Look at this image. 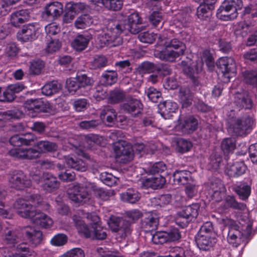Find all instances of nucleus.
Here are the masks:
<instances>
[{"label": "nucleus", "instance_id": "nucleus-1", "mask_svg": "<svg viewBox=\"0 0 257 257\" xmlns=\"http://www.w3.org/2000/svg\"><path fill=\"white\" fill-rule=\"evenodd\" d=\"M141 20L138 13L131 14L123 25L116 24L113 27L107 28L106 33L99 35V39L104 46L109 47H116L122 43L120 35L123 30H127L132 34H137L142 30Z\"/></svg>", "mask_w": 257, "mask_h": 257}, {"label": "nucleus", "instance_id": "nucleus-2", "mask_svg": "<svg viewBox=\"0 0 257 257\" xmlns=\"http://www.w3.org/2000/svg\"><path fill=\"white\" fill-rule=\"evenodd\" d=\"M165 47L160 51H156L155 55L160 59L170 62L184 54L186 49L185 44L177 38L164 43Z\"/></svg>", "mask_w": 257, "mask_h": 257}, {"label": "nucleus", "instance_id": "nucleus-3", "mask_svg": "<svg viewBox=\"0 0 257 257\" xmlns=\"http://www.w3.org/2000/svg\"><path fill=\"white\" fill-rule=\"evenodd\" d=\"M228 131L236 136H246L253 129L254 120L248 115L230 116L227 120Z\"/></svg>", "mask_w": 257, "mask_h": 257}, {"label": "nucleus", "instance_id": "nucleus-4", "mask_svg": "<svg viewBox=\"0 0 257 257\" xmlns=\"http://www.w3.org/2000/svg\"><path fill=\"white\" fill-rule=\"evenodd\" d=\"M201 62L199 63H193L190 65H186V62H182V64L184 66L183 71L184 73L191 78L195 85H197L196 82V78L197 75L202 70L203 63L205 62L206 65L209 67L212 66L214 64V60L210 50L208 49L204 50L200 54Z\"/></svg>", "mask_w": 257, "mask_h": 257}, {"label": "nucleus", "instance_id": "nucleus-5", "mask_svg": "<svg viewBox=\"0 0 257 257\" xmlns=\"http://www.w3.org/2000/svg\"><path fill=\"white\" fill-rule=\"evenodd\" d=\"M241 0H225L216 13L217 17L223 21L235 19L238 15L237 11L241 8Z\"/></svg>", "mask_w": 257, "mask_h": 257}, {"label": "nucleus", "instance_id": "nucleus-6", "mask_svg": "<svg viewBox=\"0 0 257 257\" xmlns=\"http://www.w3.org/2000/svg\"><path fill=\"white\" fill-rule=\"evenodd\" d=\"M108 224L111 230L116 233V236L117 239H124L131 233V222L126 219L111 216Z\"/></svg>", "mask_w": 257, "mask_h": 257}, {"label": "nucleus", "instance_id": "nucleus-7", "mask_svg": "<svg viewBox=\"0 0 257 257\" xmlns=\"http://www.w3.org/2000/svg\"><path fill=\"white\" fill-rule=\"evenodd\" d=\"M199 209L198 204H192L185 207L177 213L175 218L176 224L182 228L186 227L197 216Z\"/></svg>", "mask_w": 257, "mask_h": 257}, {"label": "nucleus", "instance_id": "nucleus-8", "mask_svg": "<svg viewBox=\"0 0 257 257\" xmlns=\"http://www.w3.org/2000/svg\"><path fill=\"white\" fill-rule=\"evenodd\" d=\"M10 186L17 190H24L32 185L31 180L29 176L20 170H13L8 175Z\"/></svg>", "mask_w": 257, "mask_h": 257}, {"label": "nucleus", "instance_id": "nucleus-9", "mask_svg": "<svg viewBox=\"0 0 257 257\" xmlns=\"http://www.w3.org/2000/svg\"><path fill=\"white\" fill-rule=\"evenodd\" d=\"M181 237V233L177 228H171L166 231L156 232L152 238L155 244H163L179 240Z\"/></svg>", "mask_w": 257, "mask_h": 257}, {"label": "nucleus", "instance_id": "nucleus-10", "mask_svg": "<svg viewBox=\"0 0 257 257\" xmlns=\"http://www.w3.org/2000/svg\"><path fill=\"white\" fill-rule=\"evenodd\" d=\"M25 111L33 110V112H49L53 110L51 104L41 99H28L24 103Z\"/></svg>", "mask_w": 257, "mask_h": 257}, {"label": "nucleus", "instance_id": "nucleus-11", "mask_svg": "<svg viewBox=\"0 0 257 257\" xmlns=\"http://www.w3.org/2000/svg\"><path fill=\"white\" fill-rule=\"evenodd\" d=\"M116 158L121 163L126 164L132 161L134 158L133 149L131 145L119 144L114 148Z\"/></svg>", "mask_w": 257, "mask_h": 257}, {"label": "nucleus", "instance_id": "nucleus-12", "mask_svg": "<svg viewBox=\"0 0 257 257\" xmlns=\"http://www.w3.org/2000/svg\"><path fill=\"white\" fill-rule=\"evenodd\" d=\"M68 197L76 203H85L90 198V194L86 187L74 186L68 190Z\"/></svg>", "mask_w": 257, "mask_h": 257}, {"label": "nucleus", "instance_id": "nucleus-13", "mask_svg": "<svg viewBox=\"0 0 257 257\" xmlns=\"http://www.w3.org/2000/svg\"><path fill=\"white\" fill-rule=\"evenodd\" d=\"M17 213L22 217L30 219L33 216L36 209L32 207L27 199L22 198L17 199L13 204Z\"/></svg>", "mask_w": 257, "mask_h": 257}, {"label": "nucleus", "instance_id": "nucleus-14", "mask_svg": "<svg viewBox=\"0 0 257 257\" xmlns=\"http://www.w3.org/2000/svg\"><path fill=\"white\" fill-rule=\"evenodd\" d=\"M217 66L221 71L223 75L228 79L231 77V74H233L236 72V63L232 57L220 58L217 62Z\"/></svg>", "mask_w": 257, "mask_h": 257}, {"label": "nucleus", "instance_id": "nucleus-15", "mask_svg": "<svg viewBox=\"0 0 257 257\" xmlns=\"http://www.w3.org/2000/svg\"><path fill=\"white\" fill-rule=\"evenodd\" d=\"M41 182V185L42 189L46 192L52 193L57 190L60 186V182L53 175L48 173H45L43 174L40 180L37 182Z\"/></svg>", "mask_w": 257, "mask_h": 257}, {"label": "nucleus", "instance_id": "nucleus-16", "mask_svg": "<svg viewBox=\"0 0 257 257\" xmlns=\"http://www.w3.org/2000/svg\"><path fill=\"white\" fill-rule=\"evenodd\" d=\"M22 233L33 247L37 246L42 241V231L36 230L34 227L25 226L22 229Z\"/></svg>", "mask_w": 257, "mask_h": 257}, {"label": "nucleus", "instance_id": "nucleus-17", "mask_svg": "<svg viewBox=\"0 0 257 257\" xmlns=\"http://www.w3.org/2000/svg\"><path fill=\"white\" fill-rule=\"evenodd\" d=\"M10 155L16 159L32 160L38 158L39 151L34 148L22 149L15 148L9 151Z\"/></svg>", "mask_w": 257, "mask_h": 257}, {"label": "nucleus", "instance_id": "nucleus-18", "mask_svg": "<svg viewBox=\"0 0 257 257\" xmlns=\"http://www.w3.org/2000/svg\"><path fill=\"white\" fill-rule=\"evenodd\" d=\"M178 127L184 134H189L195 131L198 125V120L193 116L186 117L181 119L178 118Z\"/></svg>", "mask_w": 257, "mask_h": 257}, {"label": "nucleus", "instance_id": "nucleus-19", "mask_svg": "<svg viewBox=\"0 0 257 257\" xmlns=\"http://www.w3.org/2000/svg\"><path fill=\"white\" fill-rule=\"evenodd\" d=\"M30 219L35 224L45 228L51 227L53 223V221L50 217L37 209L35 211L33 216Z\"/></svg>", "mask_w": 257, "mask_h": 257}, {"label": "nucleus", "instance_id": "nucleus-20", "mask_svg": "<svg viewBox=\"0 0 257 257\" xmlns=\"http://www.w3.org/2000/svg\"><path fill=\"white\" fill-rule=\"evenodd\" d=\"M246 169L244 162H236L231 165H227L225 173L230 177L236 178L244 174Z\"/></svg>", "mask_w": 257, "mask_h": 257}, {"label": "nucleus", "instance_id": "nucleus-21", "mask_svg": "<svg viewBox=\"0 0 257 257\" xmlns=\"http://www.w3.org/2000/svg\"><path fill=\"white\" fill-rule=\"evenodd\" d=\"M30 16L28 10H21L13 12L11 15L10 22L14 27L20 26L22 24L27 22Z\"/></svg>", "mask_w": 257, "mask_h": 257}, {"label": "nucleus", "instance_id": "nucleus-22", "mask_svg": "<svg viewBox=\"0 0 257 257\" xmlns=\"http://www.w3.org/2000/svg\"><path fill=\"white\" fill-rule=\"evenodd\" d=\"M63 12V5L61 3L54 2L47 4L45 7L43 16L52 17L55 19L61 16Z\"/></svg>", "mask_w": 257, "mask_h": 257}, {"label": "nucleus", "instance_id": "nucleus-23", "mask_svg": "<svg viewBox=\"0 0 257 257\" xmlns=\"http://www.w3.org/2000/svg\"><path fill=\"white\" fill-rule=\"evenodd\" d=\"M158 224V215L154 212L146 213L142 220V227L149 230L157 229Z\"/></svg>", "mask_w": 257, "mask_h": 257}, {"label": "nucleus", "instance_id": "nucleus-24", "mask_svg": "<svg viewBox=\"0 0 257 257\" xmlns=\"http://www.w3.org/2000/svg\"><path fill=\"white\" fill-rule=\"evenodd\" d=\"M166 183V179L162 175H157L144 180L142 186L145 188H151L153 189L162 188Z\"/></svg>", "mask_w": 257, "mask_h": 257}, {"label": "nucleus", "instance_id": "nucleus-25", "mask_svg": "<svg viewBox=\"0 0 257 257\" xmlns=\"http://www.w3.org/2000/svg\"><path fill=\"white\" fill-rule=\"evenodd\" d=\"M91 38V36L87 34L78 35L72 41L71 46L77 51H83L87 47Z\"/></svg>", "mask_w": 257, "mask_h": 257}, {"label": "nucleus", "instance_id": "nucleus-26", "mask_svg": "<svg viewBox=\"0 0 257 257\" xmlns=\"http://www.w3.org/2000/svg\"><path fill=\"white\" fill-rule=\"evenodd\" d=\"M36 28L33 24L24 26L19 33L18 38L23 41H32L36 38Z\"/></svg>", "mask_w": 257, "mask_h": 257}, {"label": "nucleus", "instance_id": "nucleus-27", "mask_svg": "<svg viewBox=\"0 0 257 257\" xmlns=\"http://www.w3.org/2000/svg\"><path fill=\"white\" fill-rule=\"evenodd\" d=\"M172 178L174 184L186 185L191 180V173L187 170H176L174 172Z\"/></svg>", "mask_w": 257, "mask_h": 257}, {"label": "nucleus", "instance_id": "nucleus-28", "mask_svg": "<svg viewBox=\"0 0 257 257\" xmlns=\"http://www.w3.org/2000/svg\"><path fill=\"white\" fill-rule=\"evenodd\" d=\"M143 108V104L139 100L131 98L123 103L120 107L122 111L126 112H141Z\"/></svg>", "mask_w": 257, "mask_h": 257}, {"label": "nucleus", "instance_id": "nucleus-29", "mask_svg": "<svg viewBox=\"0 0 257 257\" xmlns=\"http://www.w3.org/2000/svg\"><path fill=\"white\" fill-rule=\"evenodd\" d=\"M65 161L69 167L77 171L84 172L87 170L86 163L76 157L66 156Z\"/></svg>", "mask_w": 257, "mask_h": 257}, {"label": "nucleus", "instance_id": "nucleus-30", "mask_svg": "<svg viewBox=\"0 0 257 257\" xmlns=\"http://www.w3.org/2000/svg\"><path fill=\"white\" fill-rule=\"evenodd\" d=\"M18 231L17 230H5L3 237V243L9 247H14L20 241Z\"/></svg>", "mask_w": 257, "mask_h": 257}, {"label": "nucleus", "instance_id": "nucleus-31", "mask_svg": "<svg viewBox=\"0 0 257 257\" xmlns=\"http://www.w3.org/2000/svg\"><path fill=\"white\" fill-rule=\"evenodd\" d=\"M242 233L237 228V226H231L229 228L227 241L233 246L237 247L241 242Z\"/></svg>", "mask_w": 257, "mask_h": 257}, {"label": "nucleus", "instance_id": "nucleus-32", "mask_svg": "<svg viewBox=\"0 0 257 257\" xmlns=\"http://www.w3.org/2000/svg\"><path fill=\"white\" fill-rule=\"evenodd\" d=\"M120 197L122 201L134 204L140 200L141 194L137 190L133 188H128L126 191L121 193Z\"/></svg>", "mask_w": 257, "mask_h": 257}, {"label": "nucleus", "instance_id": "nucleus-33", "mask_svg": "<svg viewBox=\"0 0 257 257\" xmlns=\"http://www.w3.org/2000/svg\"><path fill=\"white\" fill-rule=\"evenodd\" d=\"M223 207L225 209L231 208L240 211L244 210L246 208L245 204L238 202L234 196L229 195L225 198L223 203Z\"/></svg>", "mask_w": 257, "mask_h": 257}, {"label": "nucleus", "instance_id": "nucleus-34", "mask_svg": "<svg viewBox=\"0 0 257 257\" xmlns=\"http://www.w3.org/2000/svg\"><path fill=\"white\" fill-rule=\"evenodd\" d=\"M195 242L197 247L200 250L203 251L209 250L215 243V238L214 237H195Z\"/></svg>", "mask_w": 257, "mask_h": 257}, {"label": "nucleus", "instance_id": "nucleus-35", "mask_svg": "<svg viewBox=\"0 0 257 257\" xmlns=\"http://www.w3.org/2000/svg\"><path fill=\"white\" fill-rule=\"evenodd\" d=\"M179 97L183 108H187L192 104L193 94L187 88H182L179 92Z\"/></svg>", "mask_w": 257, "mask_h": 257}, {"label": "nucleus", "instance_id": "nucleus-36", "mask_svg": "<svg viewBox=\"0 0 257 257\" xmlns=\"http://www.w3.org/2000/svg\"><path fill=\"white\" fill-rule=\"evenodd\" d=\"M234 191L242 200H245L249 196L251 192V187L246 182H241L239 185H235L233 188Z\"/></svg>", "mask_w": 257, "mask_h": 257}, {"label": "nucleus", "instance_id": "nucleus-37", "mask_svg": "<svg viewBox=\"0 0 257 257\" xmlns=\"http://www.w3.org/2000/svg\"><path fill=\"white\" fill-rule=\"evenodd\" d=\"M35 147L38 148L40 155L42 153L54 152L58 149V146L56 143L47 141H39Z\"/></svg>", "mask_w": 257, "mask_h": 257}, {"label": "nucleus", "instance_id": "nucleus-38", "mask_svg": "<svg viewBox=\"0 0 257 257\" xmlns=\"http://www.w3.org/2000/svg\"><path fill=\"white\" fill-rule=\"evenodd\" d=\"M61 88V84L57 81H52L46 84L42 88V93L46 96H50L58 93Z\"/></svg>", "mask_w": 257, "mask_h": 257}, {"label": "nucleus", "instance_id": "nucleus-39", "mask_svg": "<svg viewBox=\"0 0 257 257\" xmlns=\"http://www.w3.org/2000/svg\"><path fill=\"white\" fill-rule=\"evenodd\" d=\"M239 100L237 101V106H238V110L240 111L241 108L245 109H249L252 106V102L247 92H245L243 94H240L238 97Z\"/></svg>", "mask_w": 257, "mask_h": 257}, {"label": "nucleus", "instance_id": "nucleus-40", "mask_svg": "<svg viewBox=\"0 0 257 257\" xmlns=\"http://www.w3.org/2000/svg\"><path fill=\"white\" fill-rule=\"evenodd\" d=\"M117 80V74L115 71L106 70L102 74L101 81L105 85H111Z\"/></svg>", "mask_w": 257, "mask_h": 257}, {"label": "nucleus", "instance_id": "nucleus-41", "mask_svg": "<svg viewBox=\"0 0 257 257\" xmlns=\"http://www.w3.org/2000/svg\"><path fill=\"white\" fill-rule=\"evenodd\" d=\"M172 196L170 194H163L153 198L152 203L155 207H162L170 204Z\"/></svg>", "mask_w": 257, "mask_h": 257}, {"label": "nucleus", "instance_id": "nucleus-42", "mask_svg": "<svg viewBox=\"0 0 257 257\" xmlns=\"http://www.w3.org/2000/svg\"><path fill=\"white\" fill-rule=\"evenodd\" d=\"M158 112H175L178 108L177 103L171 101H165L158 105Z\"/></svg>", "mask_w": 257, "mask_h": 257}, {"label": "nucleus", "instance_id": "nucleus-43", "mask_svg": "<svg viewBox=\"0 0 257 257\" xmlns=\"http://www.w3.org/2000/svg\"><path fill=\"white\" fill-rule=\"evenodd\" d=\"M92 17L87 14L79 16L75 22V26L77 29H85L92 23Z\"/></svg>", "mask_w": 257, "mask_h": 257}, {"label": "nucleus", "instance_id": "nucleus-44", "mask_svg": "<svg viewBox=\"0 0 257 257\" xmlns=\"http://www.w3.org/2000/svg\"><path fill=\"white\" fill-rule=\"evenodd\" d=\"M76 77L80 88H89L93 84V79L85 74H77Z\"/></svg>", "mask_w": 257, "mask_h": 257}, {"label": "nucleus", "instance_id": "nucleus-45", "mask_svg": "<svg viewBox=\"0 0 257 257\" xmlns=\"http://www.w3.org/2000/svg\"><path fill=\"white\" fill-rule=\"evenodd\" d=\"M107 63V59L104 56H96L90 62V67L93 69H101L106 66Z\"/></svg>", "mask_w": 257, "mask_h": 257}, {"label": "nucleus", "instance_id": "nucleus-46", "mask_svg": "<svg viewBox=\"0 0 257 257\" xmlns=\"http://www.w3.org/2000/svg\"><path fill=\"white\" fill-rule=\"evenodd\" d=\"M242 76L246 83L257 86V70H245Z\"/></svg>", "mask_w": 257, "mask_h": 257}, {"label": "nucleus", "instance_id": "nucleus-47", "mask_svg": "<svg viewBox=\"0 0 257 257\" xmlns=\"http://www.w3.org/2000/svg\"><path fill=\"white\" fill-rule=\"evenodd\" d=\"M90 186L94 192L95 196L103 200H107L110 196L113 195V192L111 190L98 188L93 184H90Z\"/></svg>", "mask_w": 257, "mask_h": 257}, {"label": "nucleus", "instance_id": "nucleus-48", "mask_svg": "<svg viewBox=\"0 0 257 257\" xmlns=\"http://www.w3.org/2000/svg\"><path fill=\"white\" fill-rule=\"evenodd\" d=\"M91 229H93L92 236L91 238L98 240H103L106 238L107 233L105 229H104L99 224H94V226H92Z\"/></svg>", "mask_w": 257, "mask_h": 257}, {"label": "nucleus", "instance_id": "nucleus-49", "mask_svg": "<svg viewBox=\"0 0 257 257\" xmlns=\"http://www.w3.org/2000/svg\"><path fill=\"white\" fill-rule=\"evenodd\" d=\"M23 84L17 83L11 84L7 88L8 98L11 101H13L15 97V93H19L24 89Z\"/></svg>", "mask_w": 257, "mask_h": 257}, {"label": "nucleus", "instance_id": "nucleus-50", "mask_svg": "<svg viewBox=\"0 0 257 257\" xmlns=\"http://www.w3.org/2000/svg\"><path fill=\"white\" fill-rule=\"evenodd\" d=\"M235 141L232 138L223 139L221 144V149L224 154L232 152L235 149Z\"/></svg>", "mask_w": 257, "mask_h": 257}, {"label": "nucleus", "instance_id": "nucleus-51", "mask_svg": "<svg viewBox=\"0 0 257 257\" xmlns=\"http://www.w3.org/2000/svg\"><path fill=\"white\" fill-rule=\"evenodd\" d=\"M192 147L190 141L182 138L178 139L176 141V150L181 153H184L189 151Z\"/></svg>", "mask_w": 257, "mask_h": 257}, {"label": "nucleus", "instance_id": "nucleus-52", "mask_svg": "<svg viewBox=\"0 0 257 257\" xmlns=\"http://www.w3.org/2000/svg\"><path fill=\"white\" fill-rule=\"evenodd\" d=\"M28 202L31 204L32 207L35 209V207H39L42 205H45L47 206L46 209H47L49 207V205L45 202L43 201L42 198L41 196L37 194H34L30 195L27 199Z\"/></svg>", "mask_w": 257, "mask_h": 257}, {"label": "nucleus", "instance_id": "nucleus-53", "mask_svg": "<svg viewBox=\"0 0 257 257\" xmlns=\"http://www.w3.org/2000/svg\"><path fill=\"white\" fill-rule=\"evenodd\" d=\"M44 67V63L40 59H36L30 62V72L34 75L39 74L43 67Z\"/></svg>", "mask_w": 257, "mask_h": 257}, {"label": "nucleus", "instance_id": "nucleus-54", "mask_svg": "<svg viewBox=\"0 0 257 257\" xmlns=\"http://www.w3.org/2000/svg\"><path fill=\"white\" fill-rule=\"evenodd\" d=\"M73 106L77 112L85 111L89 107V103L86 99L79 98L74 101Z\"/></svg>", "mask_w": 257, "mask_h": 257}, {"label": "nucleus", "instance_id": "nucleus-55", "mask_svg": "<svg viewBox=\"0 0 257 257\" xmlns=\"http://www.w3.org/2000/svg\"><path fill=\"white\" fill-rule=\"evenodd\" d=\"M212 9H213V8L201 4L197 9V15L198 18L200 20H206L210 16V13L209 10Z\"/></svg>", "mask_w": 257, "mask_h": 257}, {"label": "nucleus", "instance_id": "nucleus-56", "mask_svg": "<svg viewBox=\"0 0 257 257\" xmlns=\"http://www.w3.org/2000/svg\"><path fill=\"white\" fill-rule=\"evenodd\" d=\"M188 253H191V251L188 249H185L183 247L179 246H175L171 248L170 250V257H187Z\"/></svg>", "mask_w": 257, "mask_h": 257}, {"label": "nucleus", "instance_id": "nucleus-57", "mask_svg": "<svg viewBox=\"0 0 257 257\" xmlns=\"http://www.w3.org/2000/svg\"><path fill=\"white\" fill-rule=\"evenodd\" d=\"M61 47V43L58 39H51L47 43L46 51L52 53L58 51Z\"/></svg>", "mask_w": 257, "mask_h": 257}, {"label": "nucleus", "instance_id": "nucleus-58", "mask_svg": "<svg viewBox=\"0 0 257 257\" xmlns=\"http://www.w3.org/2000/svg\"><path fill=\"white\" fill-rule=\"evenodd\" d=\"M125 97V94L121 90L114 89L110 92L109 100L111 103H115L122 100Z\"/></svg>", "mask_w": 257, "mask_h": 257}, {"label": "nucleus", "instance_id": "nucleus-59", "mask_svg": "<svg viewBox=\"0 0 257 257\" xmlns=\"http://www.w3.org/2000/svg\"><path fill=\"white\" fill-rule=\"evenodd\" d=\"M166 170V165L162 162H157L148 169V173L152 175L162 173Z\"/></svg>", "mask_w": 257, "mask_h": 257}, {"label": "nucleus", "instance_id": "nucleus-60", "mask_svg": "<svg viewBox=\"0 0 257 257\" xmlns=\"http://www.w3.org/2000/svg\"><path fill=\"white\" fill-rule=\"evenodd\" d=\"M149 21L151 24L154 27H162L163 24H161L162 21V16L161 13L155 11L153 12L149 16Z\"/></svg>", "mask_w": 257, "mask_h": 257}, {"label": "nucleus", "instance_id": "nucleus-61", "mask_svg": "<svg viewBox=\"0 0 257 257\" xmlns=\"http://www.w3.org/2000/svg\"><path fill=\"white\" fill-rule=\"evenodd\" d=\"M67 236L63 233L56 234L51 240V243L54 246H62L67 241Z\"/></svg>", "mask_w": 257, "mask_h": 257}, {"label": "nucleus", "instance_id": "nucleus-62", "mask_svg": "<svg viewBox=\"0 0 257 257\" xmlns=\"http://www.w3.org/2000/svg\"><path fill=\"white\" fill-rule=\"evenodd\" d=\"M121 0H105V8L112 11H118L122 7Z\"/></svg>", "mask_w": 257, "mask_h": 257}, {"label": "nucleus", "instance_id": "nucleus-63", "mask_svg": "<svg viewBox=\"0 0 257 257\" xmlns=\"http://www.w3.org/2000/svg\"><path fill=\"white\" fill-rule=\"evenodd\" d=\"M146 93L149 99L153 102H158L160 98L161 93L154 87H150L146 91Z\"/></svg>", "mask_w": 257, "mask_h": 257}, {"label": "nucleus", "instance_id": "nucleus-64", "mask_svg": "<svg viewBox=\"0 0 257 257\" xmlns=\"http://www.w3.org/2000/svg\"><path fill=\"white\" fill-rule=\"evenodd\" d=\"M157 35L154 33L144 32L139 34L138 38L140 41L145 43H153L156 39Z\"/></svg>", "mask_w": 257, "mask_h": 257}]
</instances>
